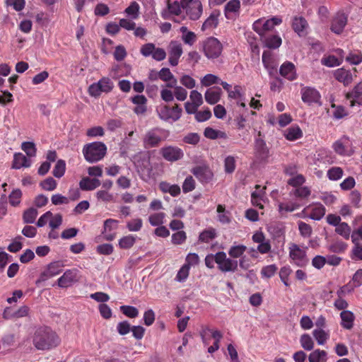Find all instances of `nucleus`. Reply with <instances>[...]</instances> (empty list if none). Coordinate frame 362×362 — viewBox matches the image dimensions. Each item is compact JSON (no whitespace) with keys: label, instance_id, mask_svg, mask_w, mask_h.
Listing matches in <instances>:
<instances>
[{"label":"nucleus","instance_id":"obj_1","mask_svg":"<svg viewBox=\"0 0 362 362\" xmlns=\"http://www.w3.org/2000/svg\"><path fill=\"white\" fill-rule=\"evenodd\" d=\"M33 342L37 350L49 351L57 347L61 343V339L50 327H45L36 330Z\"/></svg>","mask_w":362,"mask_h":362},{"label":"nucleus","instance_id":"obj_2","mask_svg":"<svg viewBox=\"0 0 362 362\" xmlns=\"http://www.w3.org/2000/svg\"><path fill=\"white\" fill-rule=\"evenodd\" d=\"M169 136V130L160 127L152 128L146 132L143 138L144 146L146 148L158 147Z\"/></svg>","mask_w":362,"mask_h":362},{"label":"nucleus","instance_id":"obj_3","mask_svg":"<svg viewBox=\"0 0 362 362\" xmlns=\"http://www.w3.org/2000/svg\"><path fill=\"white\" fill-rule=\"evenodd\" d=\"M107 147L100 141H95L85 145L83 153L85 159L89 163H95L102 160L106 154Z\"/></svg>","mask_w":362,"mask_h":362},{"label":"nucleus","instance_id":"obj_4","mask_svg":"<svg viewBox=\"0 0 362 362\" xmlns=\"http://www.w3.org/2000/svg\"><path fill=\"white\" fill-rule=\"evenodd\" d=\"M223 50L222 44L214 37H208L203 42V51L209 59L218 58Z\"/></svg>","mask_w":362,"mask_h":362},{"label":"nucleus","instance_id":"obj_5","mask_svg":"<svg viewBox=\"0 0 362 362\" xmlns=\"http://www.w3.org/2000/svg\"><path fill=\"white\" fill-rule=\"evenodd\" d=\"M114 88L112 81L107 77H103L97 83H93L88 88V93L90 95L97 98L99 97L102 93H108Z\"/></svg>","mask_w":362,"mask_h":362},{"label":"nucleus","instance_id":"obj_6","mask_svg":"<svg viewBox=\"0 0 362 362\" xmlns=\"http://www.w3.org/2000/svg\"><path fill=\"white\" fill-rule=\"evenodd\" d=\"M181 5L190 20L197 21L201 17L203 8L199 0H181Z\"/></svg>","mask_w":362,"mask_h":362},{"label":"nucleus","instance_id":"obj_7","mask_svg":"<svg viewBox=\"0 0 362 362\" xmlns=\"http://www.w3.org/2000/svg\"><path fill=\"white\" fill-rule=\"evenodd\" d=\"M157 112L159 118L163 121H177L182 116V110L178 104H175L172 107L168 105L160 107Z\"/></svg>","mask_w":362,"mask_h":362},{"label":"nucleus","instance_id":"obj_8","mask_svg":"<svg viewBox=\"0 0 362 362\" xmlns=\"http://www.w3.org/2000/svg\"><path fill=\"white\" fill-rule=\"evenodd\" d=\"M289 257L300 267H305L309 262L305 250L301 249L295 243H291L289 246Z\"/></svg>","mask_w":362,"mask_h":362},{"label":"nucleus","instance_id":"obj_9","mask_svg":"<svg viewBox=\"0 0 362 362\" xmlns=\"http://www.w3.org/2000/svg\"><path fill=\"white\" fill-rule=\"evenodd\" d=\"M64 267L63 261H54L47 265L45 269L41 272L37 281H45L62 272Z\"/></svg>","mask_w":362,"mask_h":362},{"label":"nucleus","instance_id":"obj_10","mask_svg":"<svg viewBox=\"0 0 362 362\" xmlns=\"http://www.w3.org/2000/svg\"><path fill=\"white\" fill-rule=\"evenodd\" d=\"M351 141L347 136H343L332 144L334 151L341 156H350L353 153Z\"/></svg>","mask_w":362,"mask_h":362},{"label":"nucleus","instance_id":"obj_11","mask_svg":"<svg viewBox=\"0 0 362 362\" xmlns=\"http://www.w3.org/2000/svg\"><path fill=\"white\" fill-rule=\"evenodd\" d=\"M300 93L303 102L308 105H321V95L317 89L309 86L303 87L301 88Z\"/></svg>","mask_w":362,"mask_h":362},{"label":"nucleus","instance_id":"obj_12","mask_svg":"<svg viewBox=\"0 0 362 362\" xmlns=\"http://www.w3.org/2000/svg\"><path fill=\"white\" fill-rule=\"evenodd\" d=\"M216 264L218 269L223 272H235L238 269V262L227 258L224 252L216 253Z\"/></svg>","mask_w":362,"mask_h":362},{"label":"nucleus","instance_id":"obj_13","mask_svg":"<svg viewBox=\"0 0 362 362\" xmlns=\"http://www.w3.org/2000/svg\"><path fill=\"white\" fill-rule=\"evenodd\" d=\"M160 153L165 160L170 162L179 160L184 156L183 151L180 148L173 146L163 147L160 148Z\"/></svg>","mask_w":362,"mask_h":362},{"label":"nucleus","instance_id":"obj_14","mask_svg":"<svg viewBox=\"0 0 362 362\" xmlns=\"http://www.w3.org/2000/svg\"><path fill=\"white\" fill-rule=\"evenodd\" d=\"M282 23V19L279 16H274L268 19L261 24V21L258 20L253 24V28L255 31L259 33L260 35H264V32L272 30L275 25H280Z\"/></svg>","mask_w":362,"mask_h":362},{"label":"nucleus","instance_id":"obj_15","mask_svg":"<svg viewBox=\"0 0 362 362\" xmlns=\"http://www.w3.org/2000/svg\"><path fill=\"white\" fill-rule=\"evenodd\" d=\"M78 270L76 268L67 269L57 279V285L60 288H67L78 281Z\"/></svg>","mask_w":362,"mask_h":362},{"label":"nucleus","instance_id":"obj_16","mask_svg":"<svg viewBox=\"0 0 362 362\" xmlns=\"http://www.w3.org/2000/svg\"><path fill=\"white\" fill-rule=\"evenodd\" d=\"M348 17L342 11L337 12L331 21L330 30L337 35H340L344 31L347 24Z\"/></svg>","mask_w":362,"mask_h":362},{"label":"nucleus","instance_id":"obj_17","mask_svg":"<svg viewBox=\"0 0 362 362\" xmlns=\"http://www.w3.org/2000/svg\"><path fill=\"white\" fill-rule=\"evenodd\" d=\"M168 50L169 54V64L173 66H177L179 63V59L183 53L181 43L177 41H171L169 43Z\"/></svg>","mask_w":362,"mask_h":362},{"label":"nucleus","instance_id":"obj_18","mask_svg":"<svg viewBox=\"0 0 362 362\" xmlns=\"http://www.w3.org/2000/svg\"><path fill=\"white\" fill-rule=\"evenodd\" d=\"M191 172L201 182L207 183L213 177V173L207 166H196Z\"/></svg>","mask_w":362,"mask_h":362},{"label":"nucleus","instance_id":"obj_19","mask_svg":"<svg viewBox=\"0 0 362 362\" xmlns=\"http://www.w3.org/2000/svg\"><path fill=\"white\" fill-rule=\"evenodd\" d=\"M240 10V0H230L224 7L225 16L228 20L234 19L239 16Z\"/></svg>","mask_w":362,"mask_h":362},{"label":"nucleus","instance_id":"obj_20","mask_svg":"<svg viewBox=\"0 0 362 362\" xmlns=\"http://www.w3.org/2000/svg\"><path fill=\"white\" fill-rule=\"evenodd\" d=\"M279 74L281 76L288 81H294L297 78V73L295 65L291 62H284L279 69Z\"/></svg>","mask_w":362,"mask_h":362},{"label":"nucleus","instance_id":"obj_21","mask_svg":"<svg viewBox=\"0 0 362 362\" xmlns=\"http://www.w3.org/2000/svg\"><path fill=\"white\" fill-rule=\"evenodd\" d=\"M334 78L344 86H349L353 81V75L350 70L344 68L337 69L334 72Z\"/></svg>","mask_w":362,"mask_h":362},{"label":"nucleus","instance_id":"obj_22","mask_svg":"<svg viewBox=\"0 0 362 362\" xmlns=\"http://www.w3.org/2000/svg\"><path fill=\"white\" fill-rule=\"evenodd\" d=\"M346 97L350 100V105L354 106L356 103L362 104V82L358 83L354 89L346 93Z\"/></svg>","mask_w":362,"mask_h":362},{"label":"nucleus","instance_id":"obj_23","mask_svg":"<svg viewBox=\"0 0 362 362\" xmlns=\"http://www.w3.org/2000/svg\"><path fill=\"white\" fill-rule=\"evenodd\" d=\"M181 1L179 3L177 1L171 3L170 0H168V10L162 11L161 16L164 19L171 18V15L178 16L181 13Z\"/></svg>","mask_w":362,"mask_h":362},{"label":"nucleus","instance_id":"obj_24","mask_svg":"<svg viewBox=\"0 0 362 362\" xmlns=\"http://www.w3.org/2000/svg\"><path fill=\"white\" fill-rule=\"evenodd\" d=\"M308 27V23L305 18L295 16L292 21V28L300 36L306 35L305 29Z\"/></svg>","mask_w":362,"mask_h":362},{"label":"nucleus","instance_id":"obj_25","mask_svg":"<svg viewBox=\"0 0 362 362\" xmlns=\"http://www.w3.org/2000/svg\"><path fill=\"white\" fill-rule=\"evenodd\" d=\"M262 63L271 75L276 71L277 63L272 54L269 51H264L262 53Z\"/></svg>","mask_w":362,"mask_h":362},{"label":"nucleus","instance_id":"obj_26","mask_svg":"<svg viewBox=\"0 0 362 362\" xmlns=\"http://www.w3.org/2000/svg\"><path fill=\"white\" fill-rule=\"evenodd\" d=\"M159 78L167 82L166 87L173 88L177 83V79L168 68H162L158 71Z\"/></svg>","mask_w":362,"mask_h":362},{"label":"nucleus","instance_id":"obj_27","mask_svg":"<svg viewBox=\"0 0 362 362\" xmlns=\"http://www.w3.org/2000/svg\"><path fill=\"white\" fill-rule=\"evenodd\" d=\"M341 326L346 329H351L355 320L354 314L350 310H343L340 313Z\"/></svg>","mask_w":362,"mask_h":362},{"label":"nucleus","instance_id":"obj_28","mask_svg":"<svg viewBox=\"0 0 362 362\" xmlns=\"http://www.w3.org/2000/svg\"><path fill=\"white\" fill-rule=\"evenodd\" d=\"M221 93L219 87L209 88L204 94L205 100L210 105H214L220 100Z\"/></svg>","mask_w":362,"mask_h":362},{"label":"nucleus","instance_id":"obj_29","mask_svg":"<svg viewBox=\"0 0 362 362\" xmlns=\"http://www.w3.org/2000/svg\"><path fill=\"white\" fill-rule=\"evenodd\" d=\"M101 185L100 181L97 178L83 177L79 182V187L82 190L90 191L96 189Z\"/></svg>","mask_w":362,"mask_h":362},{"label":"nucleus","instance_id":"obj_30","mask_svg":"<svg viewBox=\"0 0 362 362\" xmlns=\"http://www.w3.org/2000/svg\"><path fill=\"white\" fill-rule=\"evenodd\" d=\"M30 166V160L21 153L14 154L12 163V168L20 169L23 167L28 168Z\"/></svg>","mask_w":362,"mask_h":362},{"label":"nucleus","instance_id":"obj_31","mask_svg":"<svg viewBox=\"0 0 362 362\" xmlns=\"http://www.w3.org/2000/svg\"><path fill=\"white\" fill-rule=\"evenodd\" d=\"M257 156L261 160H265L269 157V149L262 139H257L255 142Z\"/></svg>","mask_w":362,"mask_h":362},{"label":"nucleus","instance_id":"obj_32","mask_svg":"<svg viewBox=\"0 0 362 362\" xmlns=\"http://www.w3.org/2000/svg\"><path fill=\"white\" fill-rule=\"evenodd\" d=\"M219 15V11H213L202 24V30L204 31L216 28L218 23V18Z\"/></svg>","mask_w":362,"mask_h":362},{"label":"nucleus","instance_id":"obj_33","mask_svg":"<svg viewBox=\"0 0 362 362\" xmlns=\"http://www.w3.org/2000/svg\"><path fill=\"white\" fill-rule=\"evenodd\" d=\"M284 136L288 141H295L303 136V132L298 125H293L285 130Z\"/></svg>","mask_w":362,"mask_h":362},{"label":"nucleus","instance_id":"obj_34","mask_svg":"<svg viewBox=\"0 0 362 362\" xmlns=\"http://www.w3.org/2000/svg\"><path fill=\"white\" fill-rule=\"evenodd\" d=\"M204 135L205 137L210 139H228V135L226 132L214 129L211 127H206L204 129Z\"/></svg>","mask_w":362,"mask_h":362},{"label":"nucleus","instance_id":"obj_35","mask_svg":"<svg viewBox=\"0 0 362 362\" xmlns=\"http://www.w3.org/2000/svg\"><path fill=\"white\" fill-rule=\"evenodd\" d=\"M265 46L270 49H276L281 45V38L276 35H269L264 38Z\"/></svg>","mask_w":362,"mask_h":362},{"label":"nucleus","instance_id":"obj_36","mask_svg":"<svg viewBox=\"0 0 362 362\" xmlns=\"http://www.w3.org/2000/svg\"><path fill=\"white\" fill-rule=\"evenodd\" d=\"M343 62L342 58H337L334 55L324 57L321 59V64L327 67H334L341 65Z\"/></svg>","mask_w":362,"mask_h":362},{"label":"nucleus","instance_id":"obj_37","mask_svg":"<svg viewBox=\"0 0 362 362\" xmlns=\"http://www.w3.org/2000/svg\"><path fill=\"white\" fill-rule=\"evenodd\" d=\"M216 211L218 213V219L221 223L228 224L230 223V214L226 211L224 205L218 204Z\"/></svg>","mask_w":362,"mask_h":362},{"label":"nucleus","instance_id":"obj_38","mask_svg":"<svg viewBox=\"0 0 362 362\" xmlns=\"http://www.w3.org/2000/svg\"><path fill=\"white\" fill-rule=\"evenodd\" d=\"M325 214V208L322 204L314 205L311 209L309 217L313 220H320Z\"/></svg>","mask_w":362,"mask_h":362},{"label":"nucleus","instance_id":"obj_39","mask_svg":"<svg viewBox=\"0 0 362 362\" xmlns=\"http://www.w3.org/2000/svg\"><path fill=\"white\" fill-rule=\"evenodd\" d=\"M38 214L36 209L30 207L25 210L23 214V220L25 223H33L35 222Z\"/></svg>","mask_w":362,"mask_h":362},{"label":"nucleus","instance_id":"obj_40","mask_svg":"<svg viewBox=\"0 0 362 362\" xmlns=\"http://www.w3.org/2000/svg\"><path fill=\"white\" fill-rule=\"evenodd\" d=\"M346 61L353 65H358L362 62V53L359 50H354L349 53Z\"/></svg>","mask_w":362,"mask_h":362},{"label":"nucleus","instance_id":"obj_41","mask_svg":"<svg viewBox=\"0 0 362 362\" xmlns=\"http://www.w3.org/2000/svg\"><path fill=\"white\" fill-rule=\"evenodd\" d=\"M165 214L163 212L154 213L148 216V221L153 226H159L164 223Z\"/></svg>","mask_w":362,"mask_h":362},{"label":"nucleus","instance_id":"obj_42","mask_svg":"<svg viewBox=\"0 0 362 362\" xmlns=\"http://www.w3.org/2000/svg\"><path fill=\"white\" fill-rule=\"evenodd\" d=\"M327 352L323 350L316 349L311 352L308 356L310 362H320L326 361Z\"/></svg>","mask_w":362,"mask_h":362},{"label":"nucleus","instance_id":"obj_43","mask_svg":"<svg viewBox=\"0 0 362 362\" xmlns=\"http://www.w3.org/2000/svg\"><path fill=\"white\" fill-rule=\"evenodd\" d=\"M66 171V163L64 160L59 159L57 161L52 171L53 175L57 178H61Z\"/></svg>","mask_w":362,"mask_h":362},{"label":"nucleus","instance_id":"obj_44","mask_svg":"<svg viewBox=\"0 0 362 362\" xmlns=\"http://www.w3.org/2000/svg\"><path fill=\"white\" fill-rule=\"evenodd\" d=\"M216 236V230L209 228L202 231L199 236V240L202 243H208Z\"/></svg>","mask_w":362,"mask_h":362},{"label":"nucleus","instance_id":"obj_45","mask_svg":"<svg viewBox=\"0 0 362 362\" xmlns=\"http://www.w3.org/2000/svg\"><path fill=\"white\" fill-rule=\"evenodd\" d=\"M136 243V238L132 235H128L122 237L119 240V246L122 249H129Z\"/></svg>","mask_w":362,"mask_h":362},{"label":"nucleus","instance_id":"obj_46","mask_svg":"<svg viewBox=\"0 0 362 362\" xmlns=\"http://www.w3.org/2000/svg\"><path fill=\"white\" fill-rule=\"evenodd\" d=\"M236 168V160L233 156H228L224 160V170L226 173H233Z\"/></svg>","mask_w":362,"mask_h":362},{"label":"nucleus","instance_id":"obj_47","mask_svg":"<svg viewBox=\"0 0 362 362\" xmlns=\"http://www.w3.org/2000/svg\"><path fill=\"white\" fill-rule=\"evenodd\" d=\"M335 232L346 240H349L351 233V228L346 223L342 222L336 227Z\"/></svg>","mask_w":362,"mask_h":362},{"label":"nucleus","instance_id":"obj_48","mask_svg":"<svg viewBox=\"0 0 362 362\" xmlns=\"http://www.w3.org/2000/svg\"><path fill=\"white\" fill-rule=\"evenodd\" d=\"M313 334L318 344L320 345L324 344L329 337V332H327L322 329L313 330Z\"/></svg>","mask_w":362,"mask_h":362},{"label":"nucleus","instance_id":"obj_49","mask_svg":"<svg viewBox=\"0 0 362 362\" xmlns=\"http://www.w3.org/2000/svg\"><path fill=\"white\" fill-rule=\"evenodd\" d=\"M246 250V246L243 245H233L230 248L228 255L233 258H238L243 255Z\"/></svg>","mask_w":362,"mask_h":362},{"label":"nucleus","instance_id":"obj_50","mask_svg":"<svg viewBox=\"0 0 362 362\" xmlns=\"http://www.w3.org/2000/svg\"><path fill=\"white\" fill-rule=\"evenodd\" d=\"M301 346L307 351H310L313 349L314 342L311 337L308 334H303L300 339Z\"/></svg>","mask_w":362,"mask_h":362},{"label":"nucleus","instance_id":"obj_51","mask_svg":"<svg viewBox=\"0 0 362 362\" xmlns=\"http://www.w3.org/2000/svg\"><path fill=\"white\" fill-rule=\"evenodd\" d=\"M121 312L128 317L134 318L139 315V310L136 308L131 305L120 306Z\"/></svg>","mask_w":362,"mask_h":362},{"label":"nucleus","instance_id":"obj_52","mask_svg":"<svg viewBox=\"0 0 362 362\" xmlns=\"http://www.w3.org/2000/svg\"><path fill=\"white\" fill-rule=\"evenodd\" d=\"M143 226L142 219L140 218H134L127 223V228L132 232L139 231Z\"/></svg>","mask_w":362,"mask_h":362},{"label":"nucleus","instance_id":"obj_53","mask_svg":"<svg viewBox=\"0 0 362 362\" xmlns=\"http://www.w3.org/2000/svg\"><path fill=\"white\" fill-rule=\"evenodd\" d=\"M187 240V234L184 230H179L171 236V242L173 245H181Z\"/></svg>","mask_w":362,"mask_h":362},{"label":"nucleus","instance_id":"obj_54","mask_svg":"<svg viewBox=\"0 0 362 362\" xmlns=\"http://www.w3.org/2000/svg\"><path fill=\"white\" fill-rule=\"evenodd\" d=\"M21 148L25 152L28 156L34 157L36 155L37 149L33 142L25 141L21 145Z\"/></svg>","mask_w":362,"mask_h":362},{"label":"nucleus","instance_id":"obj_55","mask_svg":"<svg viewBox=\"0 0 362 362\" xmlns=\"http://www.w3.org/2000/svg\"><path fill=\"white\" fill-rule=\"evenodd\" d=\"M57 183L56 180L52 177H49L46 178L45 180H44L43 181H42L40 183V186L44 190H47V191H52V190L55 189L57 187Z\"/></svg>","mask_w":362,"mask_h":362},{"label":"nucleus","instance_id":"obj_56","mask_svg":"<svg viewBox=\"0 0 362 362\" xmlns=\"http://www.w3.org/2000/svg\"><path fill=\"white\" fill-rule=\"evenodd\" d=\"M172 88H174L173 95L177 100H185L187 97V91L185 88L180 86H177V84Z\"/></svg>","mask_w":362,"mask_h":362},{"label":"nucleus","instance_id":"obj_57","mask_svg":"<svg viewBox=\"0 0 362 362\" xmlns=\"http://www.w3.org/2000/svg\"><path fill=\"white\" fill-rule=\"evenodd\" d=\"M343 293L342 288L337 292L339 298L334 300V305L336 309L339 310H346L349 304L346 300L342 298L341 293Z\"/></svg>","mask_w":362,"mask_h":362},{"label":"nucleus","instance_id":"obj_58","mask_svg":"<svg viewBox=\"0 0 362 362\" xmlns=\"http://www.w3.org/2000/svg\"><path fill=\"white\" fill-rule=\"evenodd\" d=\"M201 82L204 86L208 87L213 84L219 83L220 78L214 74H208L203 77Z\"/></svg>","mask_w":362,"mask_h":362},{"label":"nucleus","instance_id":"obj_59","mask_svg":"<svg viewBox=\"0 0 362 362\" xmlns=\"http://www.w3.org/2000/svg\"><path fill=\"white\" fill-rule=\"evenodd\" d=\"M21 197L22 192L21 189H16L13 190L8 197L9 203L13 206H18L21 202Z\"/></svg>","mask_w":362,"mask_h":362},{"label":"nucleus","instance_id":"obj_60","mask_svg":"<svg viewBox=\"0 0 362 362\" xmlns=\"http://www.w3.org/2000/svg\"><path fill=\"white\" fill-rule=\"evenodd\" d=\"M182 141L184 143L191 145H197L200 141V136L198 133L191 132L184 136Z\"/></svg>","mask_w":362,"mask_h":362},{"label":"nucleus","instance_id":"obj_61","mask_svg":"<svg viewBox=\"0 0 362 362\" xmlns=\"http://www.w3.org/2000/svg\"><path fill=\"white\" fill-rule=\"evenodd\" d=\"M343 176V170L339 167H333L327 171V177L331 180H338Z\"/></svg>","mask_w":362,"mask_h":362},{"label":"nucleus","instance_id":"obj_62","mask_svg":"<svg viewBox=\"0 0 362 362\" xmlns=\"http://www.w3.org/2000/svg\"><path fill=\"white\" fill-rule=\"evenodd\" d=\"M353 243L354 246L351 250V259L354 260H362V245L358 241Z\"/></svg>","mask_w":362,"mask_h":362},{"label":"nucleus","instance_id":"obj_63","mask_svg":"<svg viewBox=\"0 0 362 362\" xmlns=\"http://www.w3.org/2000/svg\"><path fill=\"white\" fill-rule=\"evenodd\" d=\"M298 230L302 236H303L304 238H309L311 235L312 228L309 224H308L303 221H299L298 223Z\"/></svg>","mask_w":362,"mask_h":362},{"label":"nucleus","instance_id":"obj_64","mask_svg":"<svg viewBox=\"0 0 362 362\" xmlns=\"http://www.w3.org/2000/svg\"><path fill=\"white\" fill-rule=\"evenodd\" d=\"M195 188V181L192 176H187L183 184H182V191L184 193H188L192 192Z\"/></svg>","mask_w":362,"mask_h":362}]
</instances>
